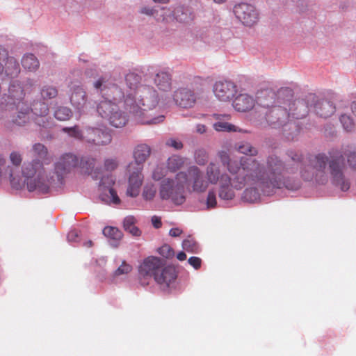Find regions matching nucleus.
Instances as JSON below:
<instances>
[{"label":"nucleus","mask_w":356,"mask_h":356,"mask_svg":"<svg viewBox=\"0 0 356 356\" xmlns=\"http://www.w3.org/2000/svg\"><path fill=\"white\" fill-rule=\"evenodd\" d=\"M93 87L101 95L97 111L113 127H124L129 118L145 124H156L164 120L163 115L152 117L151 114L160 102L158 91L137 73L129 72L124 79L101 76L94 81Z\"/></svg>","instance_id":"obj_1"},{"label":"nucleus","mask_w":356,"mask_h":356,"mask_svg":"<svg viewBox=\"0 0 356 356\" xmlns=\"http://www.w3.org/2000/svg\"><path fill=\"white\" fill-rule=\"evenodd\" d=\"M220 162L229 175H224L219 183L218 197L231 200L235 197V190L246 186L243 200L250 203L257 202L261 195H270L284 185L282 181L283 166L276 156H270L266 165L261 164L252 158L241 157L239 161L230 158L225 151L218 153Z\"/></svg>","instance_id":"obj_2"},{"label":"nucleus","mask_w":356,"mask_h":356,"mask_svg":"<svg viewBox=\"0 0 356 356\" xmlns=\"http://www.w3.org/2000/svg\"><path fill=\"white\" fill-rule=\"evenodd\" d=\"M22 159L20 152H11L10 165H5L3 171L13 188L20 189L26 186L29 192L38 194H46L62 188L65 175L77 163L74 155L63 154L55 163L54 169L47 172L38 160L24 162L22 166Z\"/></svg>","instance_id":"obj_3"},{"label":"nucleus","mask_w":356,"mask_h":356,"mask_svg":"<svg viewBox=\"0 0 356 356\" xmlns=\"http://www.w3.org/2000/svg\"><path fill=\"white\" fill-rule=\"evenodd\" d=\"M291 159L296 166H285L283 162L276 156L282 163V181L284 185L282 186L289 190L295 191L300 188L298 180L292 181L286 177V173H293L298 168L300 169V175L306 181L314 180L318 184H326L330 183L334 187L341 191H347L350 186V180L346 174V165L342 152L339 150H332L325 154H318L315 156L314 167L304 165L301 161V156L296 153H291Z\"/></svg>","instance_id":"obj_4"},{"label":"nucleus","mask_w":356,"mask_h":356,"mask_svg":"<svg viewBox=\"0 0 356 356\" xmlns=\"http://www.w3.org/2000/svg\"><path fill=\"white\" fill-rule=\"evenodd\" d=\"M315 101L316 95L309 94L303 99H289L284 103V106L272 109L273 114L280 115L279 128L282 127L283 134L287 140H293L300 131L296 122L289 118L298 119L305 117L309 111H312L313 103Z\"/></svg>","instance_id":"obj_5"},{"label":"nucleus","mask_w":356,"mask_h":356,"mask_svg":"<svg viewBox=\"0 0 356 356\" xmlns=\"http://www.w3.org/2000/svg\"><path fill=\"white\" fill-rule=\"evenodd\" d=\"M139 277L143 284L154 278L163 289H165L175 282L177 274L174 267L165 266V261L156 257L145 258L138 267Z\"/></svg>","instance_id":"obj_6"},{"label":"nucleus","mask_w":356,"mask_h":356,"mask_svg":"<svg viewBox=\"0 0 356 356\" xmlns=\"http://www.w3.org/2000/svg\"><path fill=\"white\" fill-rule=\"evenodd\" d=\"M186 173L179 172L174 178L163 179L159 185V196L162 200H168L181 205L186 200Z\"/></svg>","instance_id":"obj_7"},{"label":"nucleus","mask_w":356,"mask_h":356,"mask_svg":"<svg viewBox=\"0 0 356 356\" xmlns=\"http://www.w3.org/2000/svg\"><path fill=\"white\" fill-rule=\"evenodd\" d=\"M275 94L273 92L265 90L257 95V106L255 113L257 117L255 120L258 124H263L266 122L274 128H279L280 115H276L272 113V109L280 106H274Z\"/></svg>","instance_id":"obj_8"},{"label":"nucleus","mask_w":356,"mask_h":356,"mask_svg":"<svg viewBox=\"0 0 356 356\" xmlns=\"http://www.w3.org/2000/svg\"><path fill=\"white\" fill-rule=\"evenodd\" d=\"M24 96L20 83L17 80L13 81L8 88V95H3L0 100V121L10 115L16 102L22 100Z\"/></svg>","instance_id":"obj_9"},{"label":"nucleus","mask_w":356,"mask_h":356,"mask_svg":"<svg viewBox=\"0 0 356 356\" xmlns=\"http://www.w3.org/2000/svg\"><path fill=\"white\" fill-rule=\"evenodd\" d=\"M136 165L128 164L126 169L128 178L126 195L130 197H136L139 195L144 180L143 167Z\"/></svg>","instance_id":"obj_10"},{"label":"nucleus","mask_w":356,"mask_h":356,"mask_svg":"<svg viewBox=\"0 0 356 356\" xmlns=\"http://www.w3.org/2000/svg\"><path fill=\"white\" fill-rule=\"evenodd\" d=\"M70 90V100L71 105L79 115L87 113L93 108V104L88 99L86 90L81 85H73Z\"/></svg>","instance_id":"obj_11"},{"label":"nucleus","mask_w":356,"mask_h":356,"mask_svg":"<svg viewBox=\"0 0 356 356\" xmlns=\"http://www.w3.org/2000/svg\"><path fill=\"white\" fill-rule=\"evenodd\" d=\"M115 179L111 175L104 176L101 178L98 186L99 200L105 204L118 205L120 203V199L113 186Z\"/></svg>","instance_id":"obj_12"},{"label":"nucleus","mask_w":356,"mask_h":356,"mask_svg":"<svg viewBox=\"0 0 356 356\" xmlns=\"http://www.w3.org/2000/svg\"><path fill=\"white\" fill-rule=\"evenodd\" d=\"M186 173V186L193 192L201 193L207 191L209 182L202 170L195 165L189 167Z\"/></svg>","instance_id":"obj_13"},{"label":"nucleus","mask_w":356,"mask_h":356,"mask_svg":"<svg viewBox=\"0 0 356 356\" xmlns=\"http://www.w3.org/2000/svg\"><path fill=\"white\" fill-rule=\"evenodd\" d=\"M235 17L245 26H252L259 19V14L254 6L247 3H239L234 6Z\"/></svg>","instance_id":"obj_14"},{"label":"nucleus","mask_w":356,"mask_h":356,"mask_svg":"<svg viewBox=\"0 0 356 356\" xmlns=\"http://www.w3.org/2000/svg\"><path fill=\"white\" fill-rule=\"evenodd\" d=\"M213 91L218 100L229 102L237 93V86L232 81L220 80L214 83Z\"/></svg>","instance_id":"obj_15"},{"label":"nucleus","mask_w":356,"mask_h":356,"mask_svg":"<svg viewBox=\"0 0 356 356\" xmlns=\"http://www.w3.org/2000/svg\"><path fill=\"white\" fill-rule=\"evenodd\" d=\"M111 135L99 127H86L85 128V141L95 146H104L111 143Z\"/></svg>","instance_id":"obj_16"},{"label":"nucleus","mask_w":356,"mask_h":356,"mask_svg":"<svg viewBox=\"0 0 356 356\" xmlns=\"http://www.w3.org/2000/svg\"><path fill=\"white\" fill-rule=\"evenodd\" d=\"M172 96L175 104L183 108L193 107L197 99L194 90L187 87L177 89Z\"/></svg>","instance_id":"obj_17"},{"label":"nucleus","mask_w":356,"mask_h":356,"mask_svg":"<svg viewBox=\"0 0 356 356\" xmlns=\"http://www.w3.org/2000/svg\"><path fill=\"white\" fill-rule=\"evenodd\" d=\"M257 98L248 93H241L234 99L233 107L238 112H248L252 109L255 111Z\"/></svg>","instance_id":"obj_18"},{"label":"nucleus","mask_w":356,"mask_h":356,"mask_svg":"<svg viewBox=\"0 0 356 356\" xmlns=\"http://www.w3.org/2000/svg\"><path fill=\"white\" fill-rule=\"evenodd\" d=\"M312 111L321 118H328L335 112V106L330 101L323 99L318 100L316 96V101L313 103Z\"/></svg>","instance_id":"obj_19"},{"label":"nucleus","mask_w":356,"mask_h":356,"mask_svg":"<svg viewBox=\"0 0 356 356\" xmlns=\"http://www.w3.org/2000/svg\"><path fill=\"white\" fill-rule=\"evenodd\" d=\"M213 116L216 120H218L217 122L213 124V128L216 131L228 132L242 131V130L240 128L236 127L232 124L225 122V120H228L230 119V115L215 113L213 115Z\"/></svg>","instance_id":"obj_20"},{"label":"nucleus","mask_w":356,"mask_h":356,"mask_svg":"<svg viewBox=\"0 0 356 356\" xmlns=\"http://www.w3.org/2000/svg\"><path fill=\"white\" fill-rule=\"evenodd\" d=\"M150 154L151 148L149 145L146 144H139L134 149L133 157L134 161L130 162L129 164H136V166L144 167V163L149 157Z\"/></svg>","instance_id":"obj_21"},{"label":"nucleus","mask_w":356,"mask_h":356,"mask_svg":"<svg viewBox=\"0 0 356 356\" xmlns=\"http://www.w3.org/2000/svg\"><path fill=\"white\" fill-rule=\"evenodd\" d=\"M154 83L159 90L167 92L172 88V76L165 70H158L154 76Z\"/></svg>","instance_id":"obj_22"},{"label":"nucleus","mask_w":356,"mask_h":356,"mask_svg":"<svg viewBox=\"0 0 356 356\" xmlns=\"http://www.w3.org/2000/svg\"><path fill=\"white\" fill-rule=\"evenodd\" d=\"M224 175H228L221 172L220 165L216 162L211 161L206 168V178L209 184L220 183Z\"/></svg>","instance_id":"obj_23"},{"label":"nucleus","mask_w":356,"mask_h":356,"mask_svg":"<svg viewBox=\"0 0 356 356\" xmlns=\"http://www.w3.org/2000/svg\"><path fill=\"white\" fill-rule=\"evenodd\" d=\"M3 63L4 66L0 71V78L2 79L6 76L13 78L20 72L19 65L14 57L8 56Z\"/></svg>","instance_id":"obj_24"},{"label":"nucleus","mask_w":356,"mask_h":356,"mask_svg":"<svg viewBox=\"0 0 356 356\" xmlns=\"http://www.w3.org/2000/svg\"><path fill=\"white\" fill-rule=\"evenodd\" d=\"M31 153L35 157L33 160H38L42 163L44 167V163H48L51 161V156L49 154L47 147L40 143H37L33 145L31 148Z\"/></svg>","instance_id":"obj_25"},{"label":"nucleus","mask_w":356,"mask_h":356,"mask_svg":"<svg viewBox=\"0 0 356 356\" xmlns=\"http://www.w3.org/2000/svg\"><path fill=\"white\" fill-rule=\"evenodd\" d=\"M193 19V13L188 6H177L174 8V19L179 22H188Z\"/></svg>","instance_id":"obj_26"},{"label":"nucleus","mask_w":356,"mask_h":356,"mask_svg":"<svg viewBox=\"0 0 356 356\" xmlns=\"http://www.w3.org/2000/svg\"><path fill=\"white\" fill-rule=\"evenodd\" d=\"M22 65L25 69L29 71H35L39 67V61L33 54H27L23 56Z\"/></svg>","instance_id":"obj_27"},{"label":"nucleus","mask_w":356,"mask_h":356,"mask_svg":"<svg viewBox=\"0 0 356 356\" xmlns=\"http://www.w3.org/2000/svg\"><path fill=\"white\" fill-rule=\"evenodd\" d=\"M235 149L239 153L249 156H255L258 152L256 147H253L250 143L246 141H242L236 143L235 145Z\"/></svg>","instance_id":"obj_28"},{"label":"nucleus","mask_w":356,"mask_h":356,"mask_svg":"<svg viewBox=\"0 0 356 356\" xmlns=\"http://www.w3.org/2000/svg\"><path fill=\"white\" fill-rule=\"evenodd\" d=\"M157 193V186L155 184L148 182L145 184L142 191V197L145 201H152Z\"/></svg>","instance_id":"obj_29"},{"label":"nucleus","mask_w":356,"mask_h":356,"mask_svg":"<svg viewBox=\"0 0 356 356\" xmlns=\"http://www.w3.org/2000/svg\"><path fill=\"white\" fill-rule=\"evenodd\" d=\"M184 158L177 155H172L169 157L167 161V168L170 172H175L180 169L184 165Z\"/></svg>","instance_id":"obj_30"},{"label":"nucleus","mask_w":356,"mask_h":356,"mask_svg":"<svg viewBox=\"0 0 356 356\" xmlns=\"http://www.w3.org/2000/svg\"><path fill=\"white\" fill-rule=\"evenodd\" d=\"M67 154H71V153H68ZM72 155H73V154H72ZM74 156L76 157V161H77V163H76V165L73 166L64 176V179L65 178V176L75 167L78 166V165L79 164L80 167L83 169H86V171L87 172H89V170H91L94 165H95V159L93 158H90V157H88V156H84V157H82L81 159V161L80 162H79V159L78 158L76 157V155L74 154Z\"/></svg>","instance_id":"obj_31"},{"label":"nucleus","mask_w":356,"mask_h":356,"mask_svg":"<svg viewBox=\"0 0 356 356\" xmlns=\"http://www.w3.org/2000/svg\"><path fill=\"white\" fill-rule=\"evenodd\" d=\"M62 131L67 134L69 137L85 141V130L82 131L77 125L70 127H63Z\"/></svg>","instance_id":"obj_32"},{"label":"nucleus","mask_w":356,"mask_h":356,"mask_svg":"<svg viewBox=\"0 0 356 356\" xmlns=\"http://www.w3.org/2000/svg\"><path fill=\"white\" fill-rule=\"evenodd\" d=\"M58 95L56 87L51 85H44L40 89V96L42 100L47 101L55 98Z\"/></svg>","instance_id":"obj_33"},{"label":"nucleus","mask_w":356,"mask_h":356,"mask_svg":"<svg viewBox=\"0 0 356 356\" xmlns=\"http://www.w3.org/2000/svg\"><path fill=\"white\" fill-rule=\"evenodd\" d=\"M54 117L60 121L70 120L72 116V110L67 106H58L54 113Z\"/></svg>","instance_id":"obj_34"},{"label":"nucleus","mask_w":356,"mask_h":356,"mask_svg":"<svg viewBox=\"0 0 356 356\" xmlns=\"http://www.w3.org/2000/svg\"><path fill=\"white\" fill-rule=\"evenodd\" d=\"M182 248L184 250L191 253H198L200 251L198 243L191 236H188L183 241Z\"/></svg>","instance_id":"obj_35"},{"label":"nucleus","mask_w":356,"mask_h":356,"mask_svg":"<svg viewBox=\"0 0 356 356\" xmlns=\"http://www.w3.org/2000/svg\"><path fill=\"white\" fill-rule=\"evenodd\" d=\"M194 159L197 164L204 165L208 162V152L203 148H199L194 153Z\"/></svg>","instance_id":"obj_36"},{"label":"nucleus","mask_w":356,"mask_h":356,"mask_svg":"<svg viewBox=\"0 0 356 356\" xmlns=\"http://www.w3.org/2000/svg\"><path fill=\"white\" fill-rule=\"evenodd\" d=\"M29 110L26 109L25 111H19L16 116H14L12 122L17 126H24L29 121Z\"/></svg>","instance_id":"obj_37"},{"label":"nucleus","mask_w":356,"mask_h":356,"mask_svg":"<svg viewBox=\"0 0 356 356\" xmlns=\"http://www.w3.org/2000/svg\"><path fill=\"white\" fill-rule=\"evenodd\" d=\"M159 19L163 21L170 22L174 19V9L167 8L163 6H159Z\"/></svg>","instance_id":"obj_38"},{"label":"nucleus","mask_w":356,"mask_h":356,"mask_svg":"<svg viewBox=\"0 0 356 356\" xmlns=\"http://www.w3.org/2000/svg\"><path fill=\"white\" fill-rule=\"evenodd\" d=\"M103 234L105 236L115 241L121 239L122 236V232L118 229L113 227H106L103 229Z\"/></svg>","instance_id":"obj_39"},{"label":"nucleus","mask_w":356,"mask_h":356,"mask_svg":"<svg viewBox=\"0 0 356 356\" xmlns=\"http://www.w3.org/2000/svg\"><path fill=\"white\" fill-rule=\"evenodd\" d=\"M340 122L344 130L348 132L352 131L355 128L354 121L348 115H341L340 116Z\"/></svg>","instance_id":"obj_40"},{"label":"nucleus","mask_w":356,"mask_h":356,"mask_svg":"<svg viewBox=\"0 0 356 356\" xmlns=\"http://www.w3.org/2000/svg\"><path fill=\"white\" fill-rule=\"evenodd\" d=\"M132 270V266L126 261H122V264L114 271L113 277L114 279L121 276L127 275Z\"/></svg>","instance_id":"obj_41"},{"label":"nucleus","mask_w":356,"mask_h":356,"mask_svg":"<svg viewBox=\"0 0 356 356\" xmlns=\"http://www.w3.org/2000/svg\"><path fill=\"white\" fill-rule=\"evenodd\" d=\"M32 111L35 115H47L49 107L45 102H37L33 105Z\"/></svg>","instance_id":"obj_42"},{"label":"nucleus","mask_w":356,"mask_h":356,"mask_svg":"<svg viewBox=\"0 0 356 356\" xmlns=\"http://www.w3.org/2000/svg\"><path fill=\"white\" fill-rule=\"evenodd\" d=\"M217 204V200H216V191L214 188L209 190L207 200H206V206L207 209H213L216 207Z\"/></svg>","instance_id":"obj_43"},{"label":"nucleus","mask_w":356,"mask_h":356,"mask_svg":"<svg viewBox=\"0 0 356 356\" xmlns=\"http://www.w3.org/2000/svg\"><path fill=\"white\" fill-rule=\"evenodd\" d=\"M158 252L161 256L166 259H170L175 255L173 249L168 244H165L159 248Z\"/></svg>","instance_id":"obj_44"},{"label":"nucleus","mask_w":356,"mask_h":356,"mask_svg":"<svg viewBox=\"0 0 356 356\" xmlns=\"http://www.w3.org/2000/svg\"><path fill=\"white\" fill-rule=\"evenodd\" d=\"M348 167L354 172H356V151H351L346 154Z\"/></svg>","instance_id":"obj_45"},{"label":"nucleus","mask_w":356,"mask_h":356,"mask_svg":"<svg viewBox=\"0 0 356 356\" xmlns=\"http://www.w3.org/2000/svg\"><path fill=\"white\" fill-rule=\"evenodd\" d=\"M119 165V162L116 158H108L104 161V168L107 171H113L115 170Z\"/></svg>","instance_id":"obj_46"},{"label":"nucleus","mask_w":356,"mask_h":356,"mask_svg":"<svg viewBox=\"0 0 356 356\" xmlns=\"http://www.w3.org/2000/svg\"><path fill=\"white\" fill-rule=\"evenodd\" d=\"M166 175V170L161 167L157 166L152 172V179L155 181H159Z\"/></svg>","instance_id":"obj_47"},{"label":"nucleus","mask_w":356,"mask_h":356,"mask_svg":"<svg viewBox=\"0 0 356 356\" xmlns=\"http://www.w3.org/2000/svg\"><path fill=\"white\" fill-rule=\"evenodd\" d=\"M49 119V118L47 115H37L35 122L40 127H47L50 124Z\"/></svg>","instance_id":"obj_48"},{"label":"nucleus","mask_w":356,"mask_h":356,"mask_svg":"<svg viewBox=\"0 0 356 356\" xmlns=\"http://www.w3.org/2000/svg\"><path fill=\"white\" fill-rule=\"evenodd\" d=\"M136 223V219L134 216H128L123 220V227L126 231L129 229Z\"/></svg>","instance_id":"obj_49"},{"label":"nucleus","mask_w":356,"mask_h":356,"mask_svg":"<svg viewBox=\"0 0 356 356\" xmlns=\"http://www.w3.org/2000/svg\"><path fill=\"white\" fill-rule=\"evenodd\" d=\"M5 163L4 157L0 154V184L7 180V174L3 171Z\"/></svg>","instance_id":"obj_50"},{"label":"nucleus","mask_w":356,"mask_h":356,"mask_svg":"<svg viewBox=\"0 0 356 356\" xmlns=\"http://www.w3.org/2000/svg\"><path fill=\"white\" fill-rule=\"evenodd\" d=\"M67 239L72 244L76 243L80 241V236L76 230H72L67 234Z\"/></svg>","instance_id":"obj_51"},{"label":"nucleus","mask_w":356,"mask_h":356,"mask_svg":"<svg viewBox=\"0 0 356 356\" xmlns=\"http://www.w3.org/2000/svg\"><path fill=\"white\" fill-rule=\"evenodd\" d=\"M166 145L173 147L175 149H180L183 147L182 143L177 139L170 138L165 143Z\"/></svg>","instance_id":"obj_52"},{"label":"nucleus","mask_w":356,"mask_h":356,"mask_svg":"<svg viewBox=\"0 0 356 356\" xmlns=\"http://www.w3.org/2000/svg\"><path fill=\"white\" fill-rule=\"evenodd\" d=\"M143 13L146 14L147 15H152L154 17H159V6L154 7H145L143 9Z\"/></svg>","instance_id":"obj_53"},{"label":"nucleus","mask_w":356,"mask_h":356,"mask_svg":"<svg viewBox=\"0 0 356 356\" xmlns=\"http://www.w3.org/2000/svg\"><path fill=\"white\" fill-rule=\"evenodd\" d=\"M188 264L195 269H198L201 266V259L197 257H191L188 260Z\"/></svg>","instance_id":"obj_54"},{"label":"nucleus","mask_w":356,"mask_h":356,"mask_svg":"<svg viewBox=\"0 0 356 356\" xmlns=\"http://www.w3.org/2000/svg\"><path fill=\"white\" fill-rule=\"evenodd\" d=\"M8 57V53L7 49L3 46L0 45V68L3 67V63L5 62Z\"/></svg>","instance_id":"obj_55"},{"label":"nucleus","mask_w":356,"mask_h":356,"mask_svg":"<svg viewBox=\"0 0 356 356\" xmlns=\"http://www.w3.org/2000/svg\"><path fill=\"white\" fill-rule=\"evenodd\" d=\"M127 232H128L134 236H139L141 235V231L139 229L138 227L136 226V225L131 227Z\"/></svg>","instance_id":"obj_56"},{"label":"nucleus","mask_w":356,"mask_h":356,"mask_svg":"<svg viewBox=\"0 0 356 356\" xmlns=\"http://www.w3.org/2000/svg\"><path fill=\"white\" fill-rule=\"evenodd\" d=\"M181 233H182V230L178 227L172 228L169 232L170 236H171L172 237L179 236L181 235Z\"/></svg>","instance_id":"obj_57"},{"label":"nucleus","mask_w":356,"mask_h":356,"mask_svg":"<svg viewBox=\"0 0 356 356\" xmlns=\"http://www.w3.org/2000/svg\"><path fill=\"white\" fill-rule=\"evenodd\" d=\"M152 223L155 228H159L162 225L161 218L157 216L152 218Z\"/></svg>","instance_id":"obj_58"},{"label":"nucleus","mask_w":356,"mask_h":356,"mask_svg":"<svg viewBox=\"0 0 356 356\" xmlns=\"http://www.w3.org/2000/svg\"><path fill=\"white\" fill-rule=\"evenodd\" d=\"M195 130L197 133L202 134L206 132L207 127L204 124H198L196 125Z\"/></svg>","instance_id":"obj_59"},{"label":"nucleus","mask_w":356,"mask_h":356,"mask_svg":"<svg viewBox=\"0 0 356 356\" xmlns=\"http://www.w3.org/2000/svg\"><path fill=\"white\" fill-rule=\"evenodd\" d=\"M177 258L179 261H184L186 259V254L184 252H180L177 254Z\"/></svg>","instance_id":"obj_60"},{"label":"nucleus","mask_w":356,"mask_h":356,"mask_svg":"<svg viewBox=\"0 0 356 356\" xmlns=\"http://www.w3.org/2000/svg\"><path fill=\"white\" fill-rule=\"evenodd\" d=\"M156 3L159 4H167L170 2V0H152Z\"/></svg>","instance_id":"obj_61"},{"label":"nucleus","mask_w":356,"mask_h":356,"mask_svg":"<svg viewBox=\"0 0 356 356\" xmlns=\"http://www.w3.org/2000/svg\"><path fill=\"white\" fill-rule=\"evenodd\" d=\"M351 110L353 113L356 116V102H353L351 104Z\"/></svg>","instance_id":"obj_62"},{"label":"nucleus","mask_w":356,"mask_h":356,"mask_svg":"<svg viewBox=\"0 0 356 356\" xmlns=\"http://www.w3.org/2000/svg\"><path fill=\"white\" fill-rule=\"evenodd\" d=\"M83 245L86 247H91L92 245V241L89 240L83 243Z\"/></svg>","instance_id":"obj_63"},{"label":"nucleus","mask_w":356,"mask_h":356,"mask_svg":"<svg viewBox=\"0 0 356 356\" xmlns=\"http://www.w3.org/2000/svg\"><path fill=\"white\" fill-rule=\"evenodd\" d=\"M214 2L217 3H222L225 1V0H213Z\"/></svg>","instance_id":"obj_64"}]
</instances>
